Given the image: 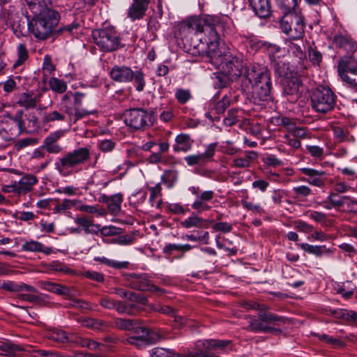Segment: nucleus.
<instances>
[{"label":"nucleus","instance_id":"f257e3e1","mask_svg":"<svg viewBox=\"0 0 357 357\" xmlns=\"http://www.w3.org/2000/svg\"><path fill=\"white\" fill-rule=\"evenodd\" d=\"M218 24V17L206 15L191 17L183 24V26L190 32L196 33V38L199 41L197 48L199 53L206 54V61L219 68L230 79H234L242 74L243 62L236 56L230 54L221 55L219 53V36L215 29Z\"/></svg>","mask_w":357,"mask_h":357},{"label":"nucleus","instance_id":"f03ea898","mask_svg":"<svg viewBox=\"0 0 357 357\" xmlns=\"http://www.w3.org/2000/svg\"><path fill=\"white\" fill-rule=\"evenodd\" d=\"M33 15V18L28 23V27L29 31L39 40L46 39L54 31L58 33L67 32L73 34L80 26L79 22L74 21L70 24L64 25L55 30L59 22L60 15L57 11L48 7Z\"/></svg>","mask_w":357,"mask_h":357},{"label":"nucleus","instance_id":"7ed1b4c3","mask_svg":"<svg viewBox=\"0 0 357 357\" xmlns=\"http://www.w3.org/2000/svg\"><path fill=\"white\" fill-rule=\"evenodd\" d=\"M242 89L255 99L268 101L271 97V81L268 68L259 63L247 66L242 79Z\"/></svg>","mask_w":357,"mask_h":357},{"label":"nucleus","instance_id":"20e7f679","mask_svg":"<svg viewBox=\"0 0 357 357\" xmlns=\"http://www.w3.org/2000/svg\"><path fill=\"white\" fill-rule=\"evenodd\" d=\"M248 309L259 311L258 317H250L247 330L254 333H281L275 326H280L286 323V319L266 311L268 307L256 302L246 303Z\"/></svg>","mask_w":357,"mask_h":357},{"label":"nucleus","instance_id":"39448f33","mask_svg":"<svg viewBox=\"0 0 357 357\" xmlns=\"http://www.w3.org/2000/svg\"><path fill=\"white\" fill-rule=\"evenodd\" d=\"M89 158L90 151L88 148H78L59 158L54 162V169L60 176L67 177L81 171V166Z\"/></svg>","mask_w":357,"mask_h":357},{"label":"nucleus","instance_id":"423d86ee","mask_svg":"<svg viewBox=\"0 0 357 357\" xmlns=\"http://www.w3.org/2000/svg\"><path fill=\"white\" fill-rule=\"evenodd\" d=\"M336 96L328 87L319 86L310 95V105L313 111L319 114H326L335 107Z\"/></svg>","mask_w":357,"mask_h":357},{"label":"nucleus","instance_id":"0eeeda50","mask_svg":"<svg viewBox=\"0 0 357 357\" xmlns=\"http://www.w3.org/2000/svg\"><path fill=\"white\" fill-rule=\"evenodd\" d=\"M337 73L341 79L349 87L357 91V56H342L337 64Z\"/></svg>","mask_w":357,"mask_h":357},{"label":"nucleus","instance_id":"6e6552de","mask_svg":"<svg viewBox=\"0 0 357 357\" xmlns=\"http://www.w3.org/2000/svg\"><path fill=\"white\" fill-rule=\"evenodd\" d=\"M95 43L105 52L118 50L120 47V38L113 27H105L95 30L92 33Z\"/></svg>","mask_w":357,"mask_h":357},{"label":"nucleus","instance_id":"1a4fd4ad","mask_svg":"<svg viewBox=\"0 0 357 357\" xmlns=\"http://www.w3.org/2000/svg\"><path fill=\"white\" fill-rule=\"evenodd\" d=\"M280 29L289 36V40H300L305 31V24L301 16L294 13H284L280 23Z\"/></svg>","mask_w":357,"mask_h":357},{"label":"nucleus","instance_id":"9d476101","mask_svg":"<svg viewBox=\"0 0 357 357\" xmlns=\"http://www.w3.org/2000/svg\"><path fill=\"white\" fill-rule=\"evenodd\" d=\"M71 96L74 98L73 107L67 105L61 106V110L68 116V127L76 123L79 120L95 113L94 111H88L85 109H80L82 105V99L84 94L80 92L71 93Z\"/></svg>","mask_w":357,"mask_h":357},{"label":"nucleus","instance_id":"9b49d317","mask_svg":"<svg viewBox=\"0 0 357 357\" xmlns=\"http://www.w3.org/2000/svg\"><path fill=\"white\" fill-rule=\"evenodd\" d=\"M124 121L127 126L139 130L151 126L153 124V115L142 109H132L124 114Z\"/></svg>","mask_w":357,"mask_h":357},{"label":"nucleus","instance_id":"f8f14e48","mask_svg":"<svg viewBox=\"0 0 357 357\" xmlns=\"http://www.w3.org/2000/svg\"><path fill=\"white\" fill-rule=\"evenodd\" d=\"M134 335L128 337L127 341L139 348L155 344L160 338L158 333L150 331L141 326H136L133 329Z\"/></svg>","mask_w":357,"mask_h":357},{"label":"nucleus","instance_id":"ddd939ff","mask_svg":"<svg viewBox=\"0 0 357 357\" xmlns=\"http://www.w3.org/2000/svg\"><path fill=\"white\" fill-rule=\"evenodd\" d=\"M216 147L217 143H211L206 146L204 153L187 155L184 160L188 166L204 165L207 162L212 160Z\"/></svg>","mask_w":357,"mask_h":357},{"label":"nucleus","instance_id":"4468645a","mask_svg":"<svg viewBox=\"0 0 357 357\" xmlns=\"http://www.w3.org/2000/svg\"><path fill=\"white\" fill-rule=\"evenodd\" d=\"M129 286L132 289L139 291L164 292L163 289H161L153 284L145 274H133L130 275Z\"/></svg>","mask_w":357,"mask_h":357},{"label":"nucleus","instance_id":"2eb2a0df","mask_svg":"<svg viewBox=\"0 0 357 357\" xmlns=\"http://www.w3.org/2000/svg\"><path fill=\"white\" fill-rule=\"evenodd\" d=\"M299 171L307 176V178H301V181L318 188H321L325 185L326 174L324 171H319L310 167H303L299 169Z\"/></svg>","mask_w":357,"mask_h":357},{"label":"nucleus","instance_id":"dca6fc26","mask_svg":"<svg viewBox=\"0 0 357 357\" xmlns=\"http://www.w3.org/2000/svg\"><path fill=\"white\" fill-rule=\"evenodd\" d=\"M111 79L119 83L130 82L134 77V71L128 66L116 65L109 72Z\"/></svg>","mask_w":357,"mask_h":357},{"label":"nucleus","instance_id":"f3484780","mask_svg":"<svg viewBox=\"0 0 357 357\" xmlns=\"http://www.w3.org/2000/svg\"><path fill=\"white\" fill-rule=\"evenodd\" d=\"M111 181L112 180L105 171L98 170L91 175L86 185L89 189L102 190L105 188Z\"/></svg>","mask_w":357,"mask_h":357},{"label":"nucleus","instance_id":"a211bd4d","mask_svg":"<svg viewBox=\"0 0 357 357\" xmlns=\"http://www.w3.org/2000/svg\"><path fill=\"white\" fill-rule=\"evenodd\" d=\"M150 0H133V3L129 7L128 17L132 21L143 17L147 10Z\"/></svg>","mask_w":357,"mask_h":357},{"label":"nucleus","instance_id":"6ab92c4d","mask_svg":"<svg viewBox=\"0 0 357 357\" xmlns=\"http://www.w3.org/2000/svg\"><path fill=\"white\" fill-rule=\"evenodd\" d=\"M214 197V192L212 190L203 191L192 204V208L198 213H202L211 208L208 202Z\"/></svg>","mask_w":357,"mask_h":357},{"label":"nucleus","instance_id":"aec40b11","mask_svg":"<svg viewBox=\"0 0 357 357\" xmlns=\"http://www.w3.org/2000/svg\"><path fill=\"white\" fill-rule=\"evenodd\" d=\"M194 140L188 134L181 133L175 137L173 151L175 153L190 151L193 146Z\"/></svg>","mask_w":357,"mask_h":357},{"label":"nucleus","instance_id":"412c9836","mask_svg":"<svg viewBox=\"0 0 357 357\" xmlns=\"http://www.w3.org/2000/svg\"><path fill=\"white\" fill-rule=\"evenodd\" d=\"M333 42L337 46L343 48L347 52H352V54H354L357 50V43L347 33L335 34Z\"/></svg>","mask_w":357,"mask_h":357},{"label":"nucleus","instance_id":"4be33fe9","mask_svg":"<svg viewBox=\"0 0 357 357\" xmlns=\"http://www.w3.org/2000/svg\"><path fill=\"white\" fill-rule=\"evenodd\" d=\"M250 5L257 15L266 18L271 14V6L268 0H249Z\"/></svg>","mask_w":357,"mask_h":357},{"label":"nucleus","instance_id":"5701e85b","mask_svg":"<svg viewBox=\"0 0 357 357\" xmlns=\"http://www.w3.org/2000/svg\"><path fill=\"white\" fill-rule=\"evenodd\" d=\"M75 222L87 234H98L100 229V225L94 224L93 220L86 216L77 217Z\"/></svg>","mask_w":357,"mask_h":357},{"label":"nucleus","instance_id":"b1692460","mask_svg":"<svg viewBox=\"0 0 357 357\" xmlns=\"http://www.w3.org/2000/svg\"><path fill=\"white\" fill-rule=\"evenodd\" d=\"M100 305L107 310H116L119 314L126 313L127 305L122 301H116L109 296L102 297L100 300Z\"/></svg>","mask_w":357,"mask_h":357},{"label":"nucleus","instance_id":"393cba45","mask_svg":"<svg viewBox=\"0 0 357 357\" xmlns=\"http://www.w3.org/2000/svg\"><path fill=\"white\" fill-rule=\"evenodd\" d=\"M327 200L330 202L334 208L342 206L345 202L348 200L347 205L349 208H353L355 206H357V200L351 199L349 196L339 197L336 193L331 192L328 197Z\"/></svg>","mask_w":357,"mask_h":357},{"label":"nucleus","instance_id":"a878e982","mask_svg":"<svg viewBox=\"0 0 357 357\" xmlns=\"http://www.w3.org/2000/svg\"><path fill=\"white\" fill-rule=\"evenodd\" d=\"M37 177L32 174H26L22 176L18 181L20 192L21 195L31 192L33 186L38 183Z\"/></svg>","mask_w":357,"mask_h":357},{"label":"nucleus","instance_id":"bb28decb","mask_svg":"<svg viewBox=\"0 0 357 357\" xmlns=\"http://www.w3.org/2000/svg\"><path fill=\"white\" fill-rule=\"evenodd\" d=\"M45 336L47 339L59 343H66L72 340L66 331L59 328L48 331Z\"/></svg>","mask_w":357,"mask_h":357},{"label":"nucleus","instance_id":"cd10ccee","mask_svg":"<svg viewBox=\"0 0 357 357\" xmlns=\"http://www.w3.org/2000/svg\"><path fill=\"white\" fill-rule=\"evenodd\" d=\"M20 346L8 340H0V355L13 356L17 351H22Z\"/></svg>","mask_w":357,"mask_h":357},{"label":"nucleus","instance_id":"c85d7f7f","mask_svg":"<svg viewBox=\"0 0 357 357\" xmlns=\"http://www.w3.org/2000/svg\"><path fill=\"white\" fill-rule=\"evenodd\" d=\"M110 201L107 204V208L111 214L117 215L121 208L123 202V195L120 192L112 195Z\"/></svg>","mask_w":357,"mask_h":357},{"label":"nucleus","instance_id":"c756f323","mask_svg":"<svg viewBox=\"0 0 357 357\" xmlns=\"http://www.w3.org/2000/svg\"><path fill=\"white\" fill-rule=\"evenodd\" d=\"M68 122L67 114L61 110H53L50 112H46L43 116L44 123H48L53 121H65Z\"/></svg>","mask_w":357,"mask_h":357},{"label":"nucleus","instance_id":"7c9ffc66","mask_svg":"<svg viewBox=\"0 0 357 357\" xmlns=\"http://www.w3.org/2000/svg\"><path fill=\"white\" fill-rule=\"evenodd\" d=\"M94 260L116 269L127 268L129 264L128 261H119L107 259L105 257H96L94 258Z\"/></svg>","mask_w":357,"mask_h":357},{"label":"nucleus","instance_id":"2f4dec72","mask_svg":"<svg viewBox=\"0 0 357 357\" xmlns=\"http://www.w3.org/2000/svg\"><path fill=\"white\" fill-rule=\"evenodd\" d=\"M82 325L97 331H103L107 326L105 321L92 318L84 319L82 321Z\"/></svg>","mask_w":357,"mask_h":357},{"label":"nucleus","instance_id":"473e14b6","mask_svg":"<svg viewBox=\"0 0 357 357\" xmlns=\"http://www.w3.org/2000/svg\"><path fill=\"white\" fill-rule=\"evenodd\" d=\"M178 173L176 170H167L164 172L161 177L162 182L167 185L168 188L174 186L178 181Z\"/></svg>","mask_w":357,"mask_h":357},{"label":"nucleus","instance_id":"72a5a7b5","mask_svg":"<svg viewBox=\"0 0 357 357\" xmlns=\"http://www.w3.org/2000/svg\"><path fill=\"white\" fill-rule=\"evenodd\" d=\"M271 65L275 70V73L280 77H285L287 75L288 66L279 57L273 59Z\"/></svg>","mask_w":357,"mask_h":357},{"label":"nucleus","instance_id":"f704fd0d","mask_svg":"<svg viewBox=\"0 0 357 357\" xmlns=\"http://www.w3.org/2000/svg\"><path fill=\"white\" fill-rule=\"evenodd\" d=\"M204 220L197 215H192L185 220L181 222V225L183 228L190 229L192 227L200 228L202 227Z\"/></svg>","mask_w":357,"mask_h":357},{"label":"nucleus","instance_id":"c9c22d12","mask_svg":"<svg viewBox=\"0 0 357 357\" xmlns=\"http://www.w3.org/2000/svg\"><path fill=\"white\" fill-rule=\"evenodd\" d=\"M303 48L304 46L302 41H300L299 43H296L293 42L292 40H289L288 45V50L290 53L293 54L299 59H303V58L305 57V54Z\"/></svg>","mask_w":357,"mask_h":357},{"label":"nucleus","instance_id":"e433bc0d","mask_svg":"<svg viewBox=\"0 0 357 357\" xmlns=\"http://www.w3.org/2000/svg\"><path fill=\"white\" fill-rule=\"evenodd\" d=\"M17 103L26 109L33 108L36 106V99L31 94L26 93L19 96Z\"/></svg>","mask_w":357,"mask_h":357},{"label":"nucleus","instance_id":"4c0bfd02","mask_svg":"<svg viewBox=\"0 0 357 357\" xmlns=\"http://www.w3.org/2000/svg\"><path fill=\"white\" fill-rule=\"evenodd\" d=\"M79 201L77 199H63L61 202L58 203L54 208V211L58 213H63L67 210L76 206Z\"/></svg>","mask_w":357,"mask_h":357},{"label":"nucleus","instance_id":"58836bf2","mask_svg":"<svg viewBox=\"0 0 357 357\" xmlns=\"http://www.w3.org/2000/svg\"><path fill=\"white\" fill-rule=\"evenodd\" d=\"M50 88L54 92L63 93L67 89L66 82L56 77H51L49 80Z\"/></svg>","mask_w":357,"mask_h":357},{"label":"nucleus","instance_id":"ea45409f","mask_svg":"<svg viewBox=\"0 0 357 357\" xmlns=\"http://www.w3.org/2000/svg\"><path fill=\"white\" fill-rule=\"evenodd\" d=\"M17 59L13 64V68H17L22 65L24 62L28 59L29 54L25 45L20 43L17 47Z\"/></svg>","mask_w":357,"mask_h":357},{"label":"nucleus","instance_id":"a19ab883","mask_svg":"<svg viewBox=\"0 0 357 357\" xmlns=\"http://www.w3.org/2000/svg\"><path fill=\"white\" fill-rule=\"evenodd\" d=\"M241 204L245 209L251 211L254 214L261 215L266 213L265 210L259 203H253L248 202L246 199H242Z\"/></svg>","mask_w":357,"mask_h":357},{"label":"nucleus","instance_id":"79ce46f5","mask_svg":"<svg viewBox=\"0 0 357 357\" xmlns=\"http://www.w3.org/2000/svg\"><path fill=\"white\" fill-rule=\"evenodd\" d=\"M318 339L322 342H324L335 348H342L344 346V344L340 339L333 337L326 334H317Z\"/></svg>","mask_w":357,"mask_h":357},{"label":"nucleus","instance_id":"37998d69","mask_svg":"<svg viewBox=\"0 0 357 357\" xmlns=\"http://www.w3.org/2000/svg\"><path fill=\"white\" fill-rule=\"evenodd\" d=\"M276 2L284 13H291L298 5V0H276Z\"/></svg>","mask_w":357,"mask_h":357},{"label":"nucleus","instance_id":"c03bdc74","mask_svg":"<svg viewBox=\"0 0 357 357\" xmlns=\"http://www.w3.org/2000/svg\"><path fill=\"white\" fill-rule=\"evenodd\" d=\"M43 243L36 241H26L22 245V250L25 252H40L42 249Z\"/></svg>","mask_w":357,"mask_h":357},{"label":"nucleus","instance_id":"a18cd8bd","mask_svg":"<svg viewBox=\"0 0 357 357\" xmlns=\"http://www.w3.org/2000/svg\"><path fill=\"white\" fill-rule=\"evenodd\" d=\"M150 355L151 357H174L175 352L172 349L157 347L151 350Z\"/></svg>","mask_w":357,"mask_h":357},{"label":"nucleus","instance_id":"49530a36","mask_svg":"<svg viewBox=\"0 0 357 357\" xmlns=\"http://www.w3.org/2000/svg\"><path fill=\"white\" fill-rule=\"evenodd\" d=\"M262 47L268 53L271 61H273V59H277V57L278 56H277V54L280 53L281 50L280 47L278 45L266 42L263 43Z\"/></svg>","mask_w":357,"mask_h":357},{"label":"nucleus","instance_id":"de8ad7c7","mask_svg":"<svg viewBox=\"0 0 357 357\" xmlns=\"http://www.w3.org/2000/svg\"><path fill=\"white\" fill-rule=\"evenodd\" d=\"M116 327L121 330L133 331L136 324L132 319L119 318L115 321Z\"/></svg>","mask_w":357,"mask_h":357},{"label":"nucleus","instance_id":"09e8293b","mask_svg":"<svg viewBox=\"0 0 357 357\" xmlns=\"http://www.w3.org/2000/svg\"><path fill=\"white\" fill-rule=\"evenodd\" d=\"M32 13H38L40 10L47 8L45 0H25Z\"/></svg>","mask_w":357,"mask_h":357},{"label":"nucleus","instance_id":"8fccbe9b","mask_svg":"<svg viewBox=\"0 0 357 357\" xmlns=\"http://www.w3.org/2000/svg\"><path fill=\"white\" fill-rule=\"evenodd\" d=\"M23 112L22 110H18L16 112L15 116L10 118V121L15 125L17 127L16 131L14 134L17 135L20 133L21 130L24 128V122L22 120Z\"/></svg>","mask_w":357,"mask_h":357},{"label":"nucleus","instance_id":"3c124183","mask_svg":"<svg viewBox=\"0 0 357 357\" xmlns=\"http://www.w3.org/2000/svg\"><path fill=\"white\" fill-rule=\"evenodd\" d=\"M183 240H187L193 242L202 241L204 244H208L209 241V233L204 231L202 235L195 236L193 234H186L182 236Z\"/></svg>","mask_w":357,"mask_h":357},{"label":"nucleus","instance_id":"603ef678","mask_svg":"<svg viewBox=\"0 0 357 357\" xmlns=\"http://www.w3.org/2000/svg\"><path fill=\"white\" fill-rule=\"evenodd\" d=\"M239 111L234 109L229 111L227 116L224 119V123L226 126H231L239 121Z\"/></svg>","mask_w":357,"mask_h":357},{"label":"nucleus","instance_id":"864d4df0","mask_svg":"<svg viewBox=\"0 0 357 357\" xmlns=\"http://www.w3.org/2000/svg\"><path fill=\"white\" fill-rule=\"evenodd\" d=\"M328 314H331L336 319H342L349 321L350 311L345 309H331L327 310Z\"/></svg>","mask_w":357,"mask_h":357},{"label":"nucleus","instance_id":"5fc2aeb1","mask_svg":"<svg viewBox=\"0 0 357 357\" xmlns=\"http://www.w3.org/2000/svg\"><path fill=\"white\" fill-rule=\"evenodd\" d=\"M69 305L79 310H92L91 303L84 300L70 298Z\"/></svg>","mask_w":357,"mask_h":357},{"label":"nucleus","instance_id":"6e6d98bb","mask_svg":"<svg viewBox=\"0 0 357 357\" xmlns=\"http://www.w3.org/2000/svg\"><path fill=\"white\" fill-rule=\"evenodd\" d=\"M77 208L82 212H85L87 213H97L98 216H104L106 214L105 210H98L96 206L93 205H84L82 204L77 206Z\"/></svg>","mask_w":357,"mask_h":357},{"label":"nucleus","instance_id":"4d7b16f0","mask_svg":"<svg viewBox=\"0 0 357 357\" xmlns=\"http://www.w3.org/2000/svg\"><path fill=\"white\" fill-rule=\"evenodd\" d=\"M300 246L304 251L316 256H321L322 255V249L324 247L321 245H312L307 243H302Z\"/></svg>","mask_w":357,"mask_h":357},{"label":"nucleus","instance_id":"13d9d810","mask_svg":"<svg viewBox=\"0 0 357 357\" xmlns=\"http://www.w3.org/2000/svg\"><path fill=\"white\" fill-rule=\"evenodd\" d=\"M47 268L50 270L61 272L64 273H70L72 271L67 267L64 264L59 261H54L50 263L47 265Z\"/></svg>","mask_w":357,"mask_h":357},{"label":"nucleus","instance_id":"bf43d9fd","mask_svg":"<svg viewBox=\"0 0 357 357\" xmlns=\"http://www.w3.org/2000/svg\"><path fill=\"white\" fill-rule=\"evenodd\" d=\"M308 56L313 65L319 66L322 60V54L321 52L312 47L308 48Z\"/></svg>","mask_w":357,"mask_h":357},{"label":"nucleus","instance_id":"052dcab7","mask_svg":"<svg viewBox=\"0 0 357 357\" xmlns=\"http://www.w3.org/2000/svg\"><path fill=\"white\" fill-rule=\"evenodd\" d=\"M0 289L10 292L20 291V284L10 280L0 281Z\"/></svg>","mask_w":357,"mask_h":357},{"label":"nucleus","instance_id":"680f3d73","mask_svg":"<svg viewBox=\"0 0 357 357\" xmlns=\"http://www.w3.org/2000/svg\"><path fill=\"white\" fill-rule=\"evenodd\" d=\"M306 150L314 158L322 159L324 158V149L320 146L307 145L306 146Z\"/></svg>","mask_w":357,"mask_h":357},{"label":"nucleus","instance_id":"e2e57ef3","mask_svg":"<svg viewBox=\"0 0 357 357\" xmlns=\"http://www.w3.org/2000/svg\"><path fill=\"white\" fill-rule=\"evenodd\" d=\"M35 357H69V356H65L59 352L53 351L50 350H36L34 351Z\"/></svg>","mask_w":357,"mask_h":357},{"label":"nucleus","instance_id":"0e129e2a","mask_svg":"<svg viewBox=\"0 0 357 357\" xmlns=\"http://www.w3.org/2000/svg\"><path fill=\"white\" fill-rule=\"evenodd\" d=\"M59 296H70L72 294L71 289L67 286L55 283L52 292Z\"/></svg>","mask_w":357,"mask_h":357},{"label":"nucleus","instance_id":"69168bd1","mask_svg":"<svg viewBox=\"0 0 357 357\" xmlns=\"http://www.w3.org/2000/svg\"><path fill=\"white\" fill-rule=\"evenodd\" d=\"M50 153L58 154L61 152L62 147L58 143L45 142L41 146Z\"/></svg>","mask_w":357,"mask_h":357},{"label":"nucleus","instance_id":"338daca9","mask_svg":"<svg viewBox=\"0 0 357 357\" xmlns=\"http://www.w3.org/2000/svg\"><path fill=\"white\" fill-rule=\"evenodd\" d=\"M135 83L137 84L136 89L138 91H142L144 89V87L145 86V81H144V73L140 71L137 70L136 72H134V77Z\"/></svg>","mask_w":357,"mask_h":357},{"label":"nucleus","instance_id":"774afa93","mask_svg":"<svg viewBox=\"0 0 357 357\" xmlns=\"http://www.w3.org/2000/svg\"><path fill=\"white\" fill-rule=\"evenodd\" d=\"M229 98L227 96H224L221 100L215 104L214 109L218 114H222L229 107Z\"/></svg>","mask_w":357,"mask_h":357}]
</instances>
